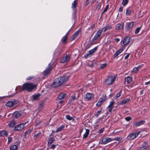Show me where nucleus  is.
<instances>
[{"mask_svg":"<svg viewBox=\"0 0 150 150\" xmlns=\"http://www.w3.org/2000/svg\"><path fill=\"white\" fill-rule=\"evenodd\" d=\"M64 127L65 126L63 125L60 126V127L57 128V129H56V132H57L61 131L64 128Z\"/></svg>","mask_w":150,"mask_h":150,"instance_id":"obj_31","label":"nucleus"},{"mask_svg":"<svg viewBox=\"0 0 150 150\" xmlns=\"http://www.w3.org/2000/svg\"><path fill=\"white\" fill-rule=\"evenodd\" d=\"M12 137H8V141L7 144H10L12 141Z\"/></svg>","mask_w":150,"mask_h":150,"instance_id":"obj_42","label":"nucleus"},{"mask_svg":"<svg viewBox=\"0 0 150 150\" xmlns=\"http://www.w3.org/2000/svg\"><path fill=\"white\" fill-rule=\"evenodd\" d=\"M52 86L54 88L58 87L61 85L57 78H56L54 81L53 83L51 84Z\"/></svg>","mask_w":150,"mask_h":150,"instance_id":"obj_13","label":"nucleus"},{"mask_svg":"<svg viewBox=\"0 0 150 150\" xmlns=\"http://www.w3.org/2000/svg\"><path fill=\"white\" fill-rule=\"evenodd\" d=\"M21 116V114L18 112H16L13 113V116L16 118H18Z\"/></svg>","mask_w":150,"mask_h":150,"instance_id":"obj_26","label":"nucleus"},{"mask_svg":"<svg viewBox=\"0 0 150 150\" xmlns=\"http://www.w3.org/2000/svg\"><path fill=\"white\" fill-rule=\"evenodd\" d=\"M134 25V22L132 21L130 22H127L126 24L125 30L127 31L131 30V29Z\"/></svg>","mask_w":150,"mask_h":150,"instance_id":"obj_8","label":"nucleus"},{"mask_svg":"<svg viewBox=\"0 0 150 150\" xmlns=\"http://www.w3.org/2000/svg\"><path fill=\"white\" fill-rule=\"evenodd\" d=\"M70 59V57L68 55H66L65 56L62 58L60 62L61 63H64L68 62Z\"/></svg>","mask_w":150,"mask_h":150,"instance_id":"obj_14","label":"nucleus"},{"mask_svg":"<svg viewBox=\"0 0 150 150\" xmlns=\"http://www.w3.org/2000/svg\"><path fill=\"white\" fill-rule=\"evenodd\" d=\"M106 96H103V98H100L99 100H98V101L100 102L101 103H102L103 101H104L105 100V98H106Z\"/></svg>","mask_w":150,"mask_h":150,"instance_id":"obj_37","label":"nucleus"},{"mask_svg":"<svg viewBox=\"0 0 150 150\" xmlns=\"http://www.w3.org/2000/svg\"><path fill=\"white\" fill-rule=\"evenodd\" d=\"M141 26L140 27L137 28L135 30V34H137L141 30Z\"/></svg>","mask_w":150,"mask_h":150,"instance_id":"obj_44","label":"nucleus"},{"mask_svg":"<svg viewBox=\"0 0 150 150\" xmlns=\"http://www.w3.org/2000/svg\"><path fill=\"white\" fill-rule=\"evenodd\" d=\"M104 128H102L100 129L99 131L98 132L99 134H101L104 131Z\"/></svg>","mask_w":150,"mask_h":150,"instance_id":"obj_52","label":"nucleus"},{"mask_svg":"<svg viewBox=\"0 0 150 150\" xmlns=\"http://www.w3.org/2000/svg\"><path fill=\"white\" fill-rule=\"evenodd\" d=\"M40 96V95L39 93L33 95L32 96V100H35L37 99Z\"/></svg>","mask_w":150,"mask_h":150,"instance_id":"obj_30","label":"nucleus"},{"mask_svg":"<svg viewBox=\"0 0 150 150\" xmlns=\"http://www.w3.org/2000/svg\"><path fill=\"white\" fill-rule=\"evenodd\" d=\"M81 28H80L76 32V38L79 35H80V36H81Z\"/></svg>","mask_w":150,"mask_h":150,"instance_id":"obj_32","label":"nucleus"},{"mask_svg":"<svg viewBox=\"0 0 150 150\" xmlns=\"http://www.w3.org/2000/svg\"><path fill=\"white\" fill-rule=\"evenodd\" d=\"M124 23H119L117 24L115 26V29L117 30H122L123 28Z\"/></svg>","mask_w":150,"mask_h":150,"instance_id":"obj_17","label":"nucleus"},{"mask_svg":"<svg viewBox=\"0 0 150 150\" xmlns=\"http://www.w3.org/2000/svg\"><path fill=\"white\" fill-rule=\"evenodd\" d=\"M112 27L111 25H108L105 27L103 29H104V32H105L107 30L110 29Z\"/></svg>","mask_w":150,"mask_h":150,"instance_id":"obj_35","label":"nucleus"},{"mask_svg":"<svg viewBox=\"0 0 150 150\" xmlns=\"http://www.w3.org/2000/svg\"><path fill=\"white\" fill-rule=\"evenodd\" d=\"M113 108L112 107H109V108H108V110L109 112H112V110Z\"/></svg>","mask_w":150,"mask_h":150,"instance_id":"obj_57","label":"nucleus"},{"mask_svg":"<svg viewBox=\"0 0 150 150\" xmlns=\"http://www.w3.org/2000/svg\"><path fill=\"white\" fill-rule=\"evenodd\" d=\"M76 90L77 92H78V95H77V98H78V99H79L78 98L79 97V96L80 95V94L79 92H80V91L81 90V92L83 91V89H82V87H81L80 86H76Z\"/></svg>","mask_w":150,"mask_h":150,"instance_id":"obj_20","label":"nucleus"},{"mask_svg":"<svg viewBox=\"0 0 150 150\" xmlns=\"http://www.w3.org/2000/svg\"><path fill=\"white\" fill-rule=\"evenodd\" d=\"M121 92H122V91H120V92L116 94V98H117L120 96L121 95L120 93H121Z\"/></svg>","mask_w":150,"mask_h":150,"instance_id":"obj_53","label":"nucleus"},{"mask_svg":"<svg viewBox=\"0 0 150 150\" xmlns=\"http://www.w3.org/2000/svg\"><path fill=\"white\" fill-rule=\"evenodd\" d=\"M130 55V53H128L127 54V55L125 57V59H127Z\"/></svg>","mask_w":150,"mask_h":150,"instance_id":"obj_60","label":"nucleus"},{"mask_svg":"<svg viewBox=\"0 0 150 150\" xmlns=\"http://www.w3.org/2000/svg\"><path fill=\"white\" fill-rule=\"evenodd\" d=\"M31 132V131L30 130H28V131H26L25 132V135L28 134L30 133Z\"/></svg>","mask_w":150,"mask_h":150,"instance_id":"obj_55","label":"nucleus"},{"mask_svg":"<svg viewBox=\"0 0 150 150\" xmlns=\"http://www.w3.org/2000/svg\"><path fill=\"white\" fill-rule=\"evenodd\" d=\"M101 105V103L100 102H99V101H98V102L96 104V105L97 106H99L100 105Z\"/></svg>","mask_w":150,"mask_h":150,"instance_id":"obj_61","label":"nucleus"},{"mask_svg":"<svg viewBox=\"0 0 150 150\" xmlns=\"http://www.w3.org/2000/svg\"><path fill=\"white\" fill-rule=\"evenodd\" d=\"M140 133V132H136L130 133L127 136V139L128 140H133L135 139Z\"/></svg>","mask_w":150,"mask_h":150,"instance_id":"obj_3","label":"nucleus"},{"mask_svg":"<svg viewBox=\"0 0 150 150\" xmlns=\"http://www.w3.org/2000/svg\"><path fill=\"white\" fill-rule=\"evenodd\" d=\"M130 100L129 98H127L123 99L121 101L120 104L122 105L125 104L126 103Z\"/></svg>","mask_w":150,"mask_h":150,"instance_id":"obj_27","label":"nucleus"},{"mask_svg":"<svg viewBox=\"0 0 150 150\" xmlns=\"http://www.w3.org/2000/svg\"><path fill=\"white\" fill-rule=\"evenodd\" d=\"M114 102L113 101L110 102L109 105L107 107V108H108L109 107L113 108V105L114 104Z\"/></svg>","mask_w":150,"mask_h":150,"instance_id":"obj_41","label":"nucleus"},{"mask_svg":"<svg viewBox=\"0 0 150 150\" xmlns=\"http://www.w3.org/2000/svg\"><path fill=\"white\" fill-rule=\"evenodd\" d=\"M93 45V44L91 43V42H90V43L88 44L86 46V47L84 49V50H87L91 46Z\"/></svg>","mask_w":150,"mask_h":150,"instance_id":"obj_38","label":"nucleus"},{"mask_svg":"<svg viewBox=\"0 0 150 150\" xmlns=\"http://www.w3.org/2000/svg\"><path fill=\"white\" fill-rule=\"evenodd\" d=\"M66 118L69 120H71L73 121L74 120V117H71L70 115H68L66 116Z\"/></svg>","mask_w":150,"mask_h":150,"instance_id":"obj_36","label":"nucleus"},{"mask_svg":"<svg viewBox=\"0 0 150 150\" xmlns=\"http://www.w3.org/2000/svg\"><path fill=\"white\" fill-rule=\"evenodd\" d=\"M132 77L129 76H128L127 77H126L125 78V82H127V83L128 84H129L132 81Z\"/></svg>","mask_w":150,"mask_h":150,"instance_id":"obj_22","label":"nucleus"},{"mask_svg":"<svg viewBox=\"0 0 150 150\" xmlns=\"http://www.w3.org/2000/svg\"><path fill=\"white\" fill-rule=\"evenodd\" d=\"M124 48V47H122L120 49L117 50L114 55L113 58H115L120 53L122 52L123 51Z\"/></svg>","mask_w":150,"mask_h":150,"instance_id":"obj_15","label":"nucleus"},{"mask_svg":"<svg viewBox=\"0 0 150 150\" xmlns=\"http://www.w3.org/2000/svg\"><path fill=\"white\" fill-rule=\"evenodd\" d=\"M147 142H144L140 147L137 148L138 150H147L149 148V146Z\"/></svg>","mask_w":150,"mask_h":150,"instance_id":"obj_5","label":"nucleus"},{"mask_svg":"<svg viewBox=\"0 0 150 150\" xmlns=\"http://www.w3.org/2000/svg\"><path fill=\"white\" fill-rule=\"evenodd\" d=\"M8 135V133L6 131H0V136L2 137H7Z\"/></svg>","mask_w":150,"mask_h":150,"instance_id":"obj_24","label":"nucleus"},{"mask_svg":"<svg viewBox=\"0 0 150 150\" xmlns=\"http://www.w3.org/2000/svg\"><path fill=\"white\" fill-rule=\"evenodd\" d=\"M57 78L61 85L65 83L68 79V78L65 76H60Z\"/></svg>","mask_w":150,"mask_h":150,"instance_id":"obj_11","label":"nucleus"},{"mask_svg":"<svg viewBox=\"0 0 150 150\" xmlns=\"http://www.w3.org/2000/svg\"><path fill=\"white\" fill-rule=\"evenodd\" d=\"M94 26L95 24H94L88 28L89 30H90L91 29L92 30H93Z\"/></svg>","mask_w":150,"mask_h":150,"instance_id":"obj_51","label":"nucleus"},{"mask_svg":"<svg viewBox=\"0 0 150 150\" xmlns=\"http://www.w3.org/2000/svg\"><path fill=\"white\" fill-rule=\"evenodd\" d=\"M103 31V29L99 30L96 33L95 35L92 39V41H94L98 39V38L100 36Z\"/></svg>","mask_w":150,"mask_h":150,"instance_id":"obj_12","label":"nucleus"},{"mask_svg":"<svg viewBox=\"0 0 150 150\" xmlns=\"http://www.w3.org/2000/svg\"><path fill=\"white\" fill-rule=\"evenodd\" d=\"M75 8V0L73 1L72 4V8L74 9Z\"/></svg>","mask_w":150,"mask_h":150,"instance_id":"obj_54","label":"nucleus"},{"mask_svg":"<svg viewBox=\"0 0 150 150\" xmlns=\"http://www.w3.org/2000/svg\"><path fill=\"white\" fill-rule=\"evenodd\" d=\"M65 96L66 95L64 93H60L58 95V98L59 99H62L65 98Z\"/></svg>","mask_w":150,"mask_h":150,"instance_id":"obj_28","label":"nucleus"},{"mask_svg":"<svg viewBox=\"0 0 150 150\" xmlns=\"http://www.w3.org/2000/svg\"><path fill=\"white\" fill-rule=\"evenodd\" d=\"M15 122L14 120L11 121V122L8 124V126L11 127H13L15 125Z\"/></svg>","mask_w":150,"mask_h":150,"instance_id":"obj_33","label":"nucleus"},{"mask_svg":"<svg viewBox=\"0 0 150 150\" xmlns=\"http://www.w3.org/2000/svg\"><path fill=\"white\" fill-rule=\"evenodd\" d=\"M18 102L17 100H11L8 101L6 104V105L9 107H11L15 105Z\"/></svg>","mask_w":150,"mask_h":150,"instance_id":"obj_6","label":"nucleus"},{"mask_svg":"<svg viewBox=\"0 0 150 150\" xmlns=\"http://www.w3.org/2000/svg\"><path fill=\"white\" fill-rule=\"evenodd\" d=\"M128 3V0H123L122 4L124 6L126 5Z\"/></svg>","mask_w":150,"mask_h":150,"instance_id":"obj_40","label":"nucleus"},{"mask_svg":"<svg viewBox=\"0 0 150 150\" xmlns=\"http://www.w3.org/2000/svg\"><path fill=\"white\" fill-rule=\"evenodd\" d=\"M75 99V96L74 95V96H72L71 97V98L69 100V102H70L71 101H71H74V100Z\"/></svg>","mask_w":150,"mask_h":150,"instance_id":"obj_48","label":"nucleus"},{"mask_svg":"<svg viewBox=\"0 0 150 150\" xmlns=\"http://www.w3.org/2000/svg\"><path fill=\"white\" fill-rule=\"evenodd\" d=\"M109 8V5L108 4L107 6H106L105 7V8L103 12L102 13V15L103 13H104L105 12L107 11L108 9Z\"/></svg>","mask_w":150,"mask_h":150,"instance_id":"obj_43","label":"nucleus"},{"mask_svg":"<svg viewBox=\"0 0 150 150\" xmlns=\"http://www.w3.org/2000/svg\"><path fill=\"white\" fill-rule=\"evenodd\" d=\"M126 16H130L131 15V11L129 8H127L126 11Z\"/></svg>","mask_w":150,"mask_h":150,"instance_id":"obj_34","label":"nucleus"},{"mask_svg":"<svg viewBox=\"0 0 150 150\" xmlns=\"http://www.w3.org/2000/svg\"><path fill=\"white\" fill-rule=\"evenodd\" d=\"M107 65V64L106 63L101 64L100 65V69H104L106 66Z\"/></svg>","mask_w":150,"mask_h":150,"instance_id":"obj_45","label":"nucleus"},{"mask_svg":"<svg viewBox=\"0 0 150 150\" xmlns=\"http://www.w3.org/2000/svg\"><path fill=\"white\" fill-rule=\"evenodd\" d=\"M89 4V2L88 1H86L85 6H86Z\"/></svg>","mask_w":150,"mask_h":150,"instance_id":"obj_63","label":"nucleus"},{"mask_svg":"<svg viewBox=\"0 0 150 150\" xmlns=\"http://www.w3.org/2000/svg\"><path fill=\"white\" fill-rule=\"evenodd\" d=\"M53 68V67H52V65H51V64H49L47 68L43 72V74L45 76L48 75L51 71Z\"/></svg>","mask_w":150,"mask_h":150,"instance_id":"obj_7","label":"nucleus"},{"mask_svg":"<svg viewBox=\"0 0 150 150\" xmlns=\"http://www.w3.org/2000/svg\"><path fill=\"white\" fill-rule=\"evenodd\" d=\"M111 141L112 139L111 138L108 137H105L102 139V144H106Z\"/></svg>","mask_w":150,"mask_h":150,"instance_id":"obj_16","label":"nucleus"},{"mask_svg":"<svg viewBox=\"0 0 150 150\" xmlns=\"http://www.w3.org/2000/svg\"><path fill=\"white\" fill-rule=\"evenodd\" d=\"M55 141L54 138L53 137H50L49 138L47 141L48 144H51Z\"/></svg>","mask_w":150,"mask_h":150,"instance_id":"obj_25","label":"nucleus"},{"mask_svg":"<svg viewBox=\"0 0 150 150\" xmlns=\"http://www.w3.org/2000/svg\"><path fill=\"white\" fill-rule=\"evenodd\" d=\"M26 122L21 124L15 126L13 129V131H20L22 130L25 128L24 126Z\"/></svg>","mask_w":150,"mask_h":150,"instance_id":"obj_4","label":"nucleus"},{"mask_svg":"<svg viewBox=\"0 0 150 150\" xmlns=\"http://www.w3.org/2000/svg\"><path fill=\"white\" fill-rule=\"evenodd\" d=\"M115 79V77H113L112 76H110L107 78L105 80L104 83L107 85H112L114 82Z\"/></svg>","mask_w":150,"mask_h":150,"instance_id":"obj_2","label":"nucleus"},{"mask_svg":"<svg viewBox=\"0 0 150 150\" xmlns=\"http://www.w3.org/2000/svg\"><path fill=\"white\" fill-rule=\"evenodd\" d=\"M138 69L136 68V67H134L133 68V72L135 73L137 72L138 71Z\"/></svg>","mask_w":150,"mask_h":150,"instance_id":"obj_50","label":"nucleus"},{"mask_svg":"<svg viewBox=\"0 0 150 150\" xmlns=\"http://www.w3.org/2000/svg\"><path fill=\"white\" fill-rule=\"evenodd\" d=\"M145 122V121L144 120H141L139 121L136 122L135 123V127L139 126L140 125L144 124Z\"/></svg>","mask_w":150,"mask_h":150,"instance_id":"obj_23","label":"nucleus"},{"mask_svg":"<svg viewBox=\"0 0 150 150\" xmlns=\"http://www.w3.org/2000/svg\"><path fill=\"white\" fill-rule=\"evenodd\" d=\"M41 123V121H40L38 122H36L35 125L37 126H38L39 125H40V123Z\"/></svg>","mask_w":150,"mask_h":150,"instance_id":"obj_58","label":"nucleus"},{"mask_svg":"<svg viewBox=\"0 0 150 150\" xmlns=\"http://www.w3.org/2000/svg\"><path fill=\"white\" fill-rule=\"evenodd\" d=\"M93 96L91 93H87L86 95L85 98L86 99H87L88 100H91L92 98H93Z\"/></svg>","mask_w":150,"mask_h":150,"instance_id":"obj_18","label":"nucleus"},{"mask_svg":"<svg viewBox=\"0 0 150 150\" xmlns=\"http://www.w3.org/2000/svg\"><path fill=\"white\" fill-rule=\"evenodd\" d=\"M115 40L117 42H118L120 40L118 38H116L115 39Z\"/></svg>","mask_w":150,"mask_h":150,"instance_id":"obj_62","label":"nucleus"},{"mask_svg":"<svg viewBox=\"0 0 150 150\" xmlns=\"http://www.w3.org/2000/svg\"><path fill=\"white\" fill-rule=\"evenodd\" d=\"M41 134V132H39L37 134H35V135H34V139H36L38 137V136H39Z\"/></svg>","mask_w":150,"mask_h":150,"instance_id":"obj_46","label":"nucleus"},{"mask_svg":"<svg viewBox=\"0 0 150 150\" xmlns=\"http://www.w3.org/2000/svg\"><path fill=\"white\" fill-rule=\"evenodd\" d=\"M102 112L101 110L98 111L95 113V115L96 117H98L99 115Z\"/></svg>","mask_w":150,"mask_h":150,"instance_id":"obj_39","label":"nucleus"},{"mask_svg":"<svg viewBox=\"0 0 150 150\" xmlns=\"http://www.w3.org/2000/svg\"><path fill=\"white\" fill-rule=\"evenodd\" d=\"M98 47H94L93 49L90 50L86 54H85L84 55V57L86 59L90 55L93 54L97 50Z\"/></svg>","mask_w":150,"mask_h":150,"instance_id":"obj_10","label":"nucleus"},{"mask_svg":"<svg viewBox=\"0 0 150 150\" xmlns=\"http://www.w3.org/2000/svg\"><path fill=\"white\" fill-rule=\"evenodd\" d=\"M130 38L129 37L127 36L121 41V43L122 45H126L129 42Z\"/></svg>","mask_w":150,"mask_h":150,"instance_id":"obj_9","label":"nucleus"},{"mask_svg":"<svg viewBox=\"0 0 150 150\" xmlns=\"http://www.w3.org/2000/svg\"><path fill=\"white\" fill-rule=\"evenodd\" d=\"M123 8L122 6H121L119 8V11L120 12H121L123 11Z\"/></svg>","mask_w":150,"mask_h":150,"instance_id":"obj_56","label":"nucleus"},{"mask_svg":"<svg viewBox=\"0 0 150 150\" xmlns=\"http://www.w3.org/2000/svg\"><path fill=\"white\" fill-rule=\"evenodd\" d=\"M34 77V76H28L27 78L26 79L27 80H30L33 78Z\"/></svg>","mask_w":150,"mask_h":150,"instance_id":"obj_49","label":"nucleus"},{"mask_svg":"<svg viewBox=\"0 0 150 150\" xmlns=\"http://www.w3.org/2000/svg\"><path fill=\"white\" fill-rule=\"evenodd\" d=\"M68 39V36L67 33L61 39L62 42L64 44H66L67 43V41Z\"/></svg>","mask_w":150,"mask_h":150,"instance_id":"obj_19","label":"nucleus"},{"mask_svg":"<svg viewBox=\"0 0 150 150\" xmlns=\"http://www.w3.org/2000/svg\"><path fill=\"white\" fill-rule=\"evenodd\" d=\"M56 145L55 144H52L51 146V148L52 149H54L56 147Z\"/></svg>","mask_w":150,"mask_h":150,"instance_id":"obj_59","label":"nucleus"},{"mask_svg":"<svg viewBox=\"0 0 150 150\" xmlns=\"http://www.w3.org/2000/svg\"><path fill=\"white\" fill-rule=\"evenodd\" d=\"M90 130L89 129H86V132L83 135V138L85 139L86 138L89 134Z\"/></svg>","mask_w":150,"mask_h":150,"instance_id":"obj_29","label":"nucleus"},{"mask_svg":"<svg viewBox=\"0 0 150 150\" xmlns=\"http://www.w3.org/2000/svg\"><path fill=\"white\" fill-rule=\"evenodd\" d=\"M150 81H148L147 82H146L145 83V85H146L150 84Z\"/></svg>","mask_w":150,"mask_h":150,"instance_id":"obj_64","label":"nucleus"},{"mask_svg":"<svg viewBox=\"0 0 150 150\" xmlns=\"http://www.w3.org/2000/svg\"><path fill=\"white\" fill-rule=\"evenodd\" d=\"M125 119L126 121H129L132 120V118L130 117H126Z\"/></svg>","mask_w":150,"mask_h":150,"instance_id":"obj_47","label":"nucleus"},{"mask_svg":"<svg viewBox=\"0 0 150 150\" xmlns=\"http://www.w3.org/2000/svg\"><path fill=\"white\" fill-rule=\"evenodd\" d=\"M18 144L11 145L10 147V150H18Z\"/></svg>","mask_w":150,"mask_h":150,"instance_id":"obj_21","label":"nucleus"},{"mask_svg":"<svg viewBox=\"0 0 150 150\" xmlns=\"http://www.w3.org/2000/svg\"><path fill=\"white\" fill-rule=\"evenodd\" d=\"M36 85L31 83H26L23 84L22 90H25L27 91H30L32 90L36 87Z\"/></svg>","mask_w":150,"mask_h":150,"instance_id":"obj_1","label":"nucleus"}]
</instances>
